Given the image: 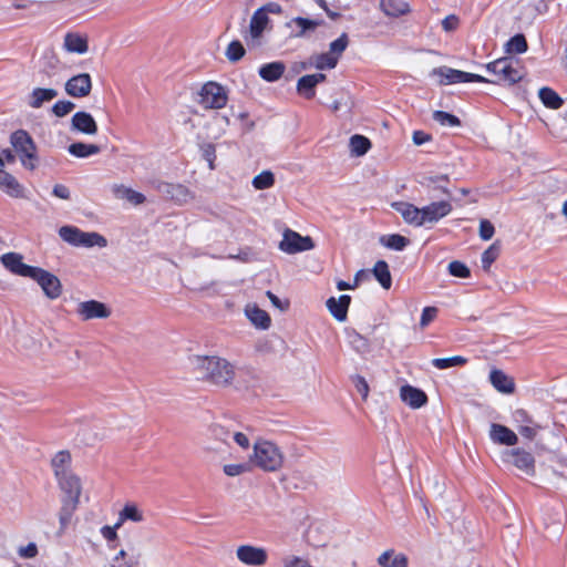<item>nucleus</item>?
I'll return each instance as SVG.
<instances>
[{"instance_id": "nucleus-52", "label": "nucleus", "mask_w": 567, "mask_h": 567, "mask_svg": "<svg viewBox=\"0 0 567 567\" xmlns=\"http://www.w3.org/2000/svg\"><path fill=\"white\" fill-rule=\"evenodd\" d=\"M449 272L457 278H468L471 276L470 268L458 260H454L449 264Z\"/></svg>"}, {"instance_id": "nucleus-7", "label": "nucleus", "mask_w": 567, "mask_h": 567, "mask_svg": "<svg viewBox=\"0 0 567 567\" xmlns=\"http://www.w3.org/2000/svg\"><path fill=\"white\" fill-rule=\"evenodd\" d=\"M30 278L39 284L49 299L54 300L62 295V285L60 279L48 270L35 267Z\"/></svg>"}, {"instance_id": "nucleus-45", "label": "nucleus", "mask_w": 567, "mask_h": 567, "mask_svg": "<svg viewBox=\"0 0 567 567\" xmlns=\"http://www.w3.org/2000/svg\"><path fill=\"white\" fill-rule=\"evenodd\" d=\"M275 184V175L270 171H262L252 178V186L258 189H267Z\"/></svg>"}, {"instance_id": "nucleus-56", "label": "nucleus", "mask_w": 567, "mask_h": 567, "mask_svg": "<svg viewBox=\"0 0 567 567\" xmlns=\"http://www.w3.org/2000/svg\"><path fill=\"white\" fill-rule=\"evenodd\" d=\"M494 233H495V228H494L493 224L489 220H487V219L481 220V223H480V237L483 240H489L494 236Z\"/></svg>"}, {"instance_id": "nucleus-61", "label": "nucleus", "mask_w": 567, "mask_h": 567, "mask_svg": "<svg viewBox=\"0 0 567 567\" xmlns=\"http://www.w3.org/2000/svg\"><path fill=\"white\" fill-rule=\"evenodd\" d=\"M431 135L424 131H414L412 135L413 143L415 145H422L431 141Z\"/></svg>"}, {"instance_id": "nucleus-29", "label": "nucleus", "mask_w": 567, "mask_h": 567, "mask_svg": "<svg viewBox=\"0 0 567 567\" xmlns=\"http://www.w3.org/2000/svg\"><path fill=\"white\" fill-rule=\"evenodd\" d=\"M489 381L495 390L511 391L515 390L514 379L505 374L502 370L493 369L489 373Z\"/></svg>"}, {"instance_id": "nucleus-62", "label": "nucleus", "mask_w": 567, "mask_h": 567, "mask_svg": "<svg viewBox=\"0 0 567 567\" xmlns=\"http://www.w3.org/2000/svg\"><path fill=\"white\" fill-rule=\"evenodd\" d=\"M52 193L55 197H59L61 199L70 198V189L63 184L54 185Z\"/></svg>"}, {"instance_id": "nucleus-27", "label": "nucleus", "mask_w": 567, "mask_h": 567, "mask_svg": "<svg viewBox=\"0 0 567 567\" xmlns=\"http://www.w3.org/2000/svg\"><path fill=\"white\" fill-rule=\"evenodd\" d=\"M381 567H408V557L402 553H395L394 549H388L378 558Z\"/></svg>"}, {"instance_id": "nucleus-17", "label": "nucleus", "mask_w": 567, "mask_h": 567, "mask_svg": "<svg viewBox=\"0 0 567 567\" xmlns=\"http://www.w3.org/2000/svg\"><path fill=\"white\" fill-rule=\"evenodd\" d=\"M71 125L72 130L87 135H94L99 131L94 117L84 111H80L73 114Z\"/></svg>"}, {"instance_id": "nucleus-19", "label": "nucleus", "mask_w": 567, "mask_h": 567, "mask_svg": "<svg viewBox=\"0 0 567 567\" xmlns=\"http://www.w3.org/2000/svg\"><path fill=\"white\" fill-rule=\"evenodd\" d=\"M489 436L497 444L513 446L517 443V435L508 427L493 423L489 430Z\"/></svg>"}, {"instance_id": "nucleus-9", "label": "nucleus", "mask_w": 567, "mask_h": 567, "mask_svg": "<svg viewBox=\"0 0 567 567\" xmlns=\"http://www.w3.org/2000/svg\"><path fill=\"white\" fill-rule=\"evenodd\" d=\"M315 247L313 240L309 236H301L299 233L286 229L282 240L279 244L280 250L287 254L311 250Z\"/></svg>"}, {"instance_id": "nucleus-11", "label": "nucleus", "mask_w": 567, "mask_h": 567, "mask_svg": "<svg viewBox=\"0 0 567 567\" xmlns=\"http://www.w3.org/2000/svg\"><path fill=\"white\" fill-rule=\"evenodd\" d=\"M504 461L512 463L515 467L523 471L527 475L535 473V458L524 450L513 449L503 454Z\"/></svg>"}, {"instance_id": "nucleus-8", "label": "nucleus", "mask_w": 567, "mask_h": 567, "mask_svg": "<svg viewBox=\"0 0 567 567\" xmlns=\"http://www.w3.org/2000/svg\"><path fill=\"white\" fill-rule=\"evenodd\" d=\"M236 558L245 566L262 567L268 561V553L264 547L244 544L236 548Z\"/></svg>"}, {"instance_id": "nucleus-3", "label": "nucleus", "mask_w": 567, "mask_h": 567, "mask_svg": "<svg viewBox=\"0 0 567 567\" xmlns=\"http://www.w3.org/2000/svg\"><path fill=\"white\" fill-rule=\"evenodd\" d=\"M250 464L264 472H278L284 466L285 456L282 451L272 442L258 440L254 443L252 454L249 456Z\"/></svg>"}, {"instance_id": "nucleus-21", "label": "nucleus", "mask_w": 567, "mask_h": 567, "mask_svg": "<svg viewBox=\"0 0 567 567\" xmlns=\"http://www.w3.org/2000/svg\"><path fill=\"white\" fill-rule=\"evenodd\" d=\"M323 24V20H313L302 17L292 18L287 25L291 28L296 25L297 30L293 33L295 38H303L308 32L315 31L318 27Z\"/></svg>"}, {"instance_id": "nucleus-30", "label": "nucleus", "mask_w": 567, "mask_h": 567, "mask_svg": "<svg viewBox=\"0 0 567 567\" xmlns=\"http://www.w3.org/2000/svg\"><path fill=\"white\" fill-rule=\"evenodd\" d=\"M248 319L260 329H268L271 323L269 315L257 306H248L246 308Z\"/></svg>"}, {"instance_id": "nucleus-13", "label": "nucleus", "mask_w": 567, "mask_h": 567, "mask_svg": "<svg viewBox=\"0 0 567 567\" xmlns=\"http://www.w3.org/2000/svg\"><path fill=\"white\" fill-rule=\"evenodd\" d=\"M452 204L447 200L432 202L421 208L422 225L435 224L452 212Z\"/></svg>"}, {"instance_id": "nucleus-47", "label": "nucleus", "mask_w": 567, "mask_h": 567, "mask_svg": "<svg viewBox=\"0 0 567 567\" xmlns=\"http://www.w3.org/2000/svg\"><path fill=\"white\" fill-rule=\"evenodd\" d=\"M245 53L246 50L243 43L238 40H234L227 45L225 54L230 62H238L244 58Z\"/></svg>"}, {"instance_id": "nucleus-12", "label": "nucleus", "mask_w": 567, "mask_h": 567, "mask_svg": "<svg viewBox=\"0 0 567 567\" xmlns=\"http://www.w3.org/2000/svg\"><path fill=\"white\" fill-rule=\"evenodd\" d=\"M65 92L72 97H85L92 91V79L89 73H80L70 78L64 85Z\"/></svg>"}, {"instance_id": "nucleus-33", "label": "nucleus", "mask_w": 567, "mask_h": 567, "mask_svg": "<svg viewBox=\"0 0 567 567\" xmlns=\"http://www.w3.org/2000/svg\"><path fill=\"white\" fill-rule=\"evenodd\" d=\"M538 96L547 109L558 110L564 104V100L558 93L548 86L542 87L538 92Z\"/></svg>"}, {"instance_id": "nucleus-25", "label": "nucleus", "mask_w": 567, "mask_h": 567, "mask_svg": "<svg viewBox=\"0 0 567 567\" xmlns=\"http://www.w3.org/2000/svg\"><path fill=\"white\" fill-rule=\"evenodd\" d=\"M0 189L11 197H22L23 189L14 176L0 168Z\"/></svg>"}, {"instance_id": "nucleus-34", "label": "nucleus", "mask_w": 567, "mask_h": 567, "mask_svg": "<svg viewBox=\"0 0 567 567\" xmlns=\"http://www.w3.org/2000/svg\"><path fill=\"white\" fill-rule=\"evenodd\" d=\"M269 22V18L267 13L262 9H258L254 12L250 19V34L252 38H259L265 31L267 24Z\"/></svg>"}, {"instance_id": "nucleus-15", "label": "nucleus", "mask_w": 567, "mask_h": 567, "mask_svg": "<svg viewBox=\"0 0 567 567\" xmlns=\"http://www.w3.org/2000/svg\"><path fill=\"white\" fill-rule=\"evenodd\" d=\"M439 73L444 78V81H443L444 84L468 83V82H476V83L488 82V79L483 75L475 74V73H468V72L455 70V69H440Z\"/></svg>"}, {"instance_id": "nucleus-26", "label": "nucleus", "mask_w": 567, "mask_h": 567, "mask_svg": "<svg viewBox=\"0 0 567 567\" xmlns=\"http://www.w3.org/2000/svg\"><path fill=\"white\" fill-rule=\"evenodd\" d=\"M286 65L281 61L262 64L259 68V76L267 82L278 81L285 73Z\"/></svg>"}, {"instance_id": "nucleus-55", "label": "nucleus", "mask_w": 567, "mask_h": 567, "mask_svg": "<svg viewBox=\"0 0 567 567\" xmlns=\"http://www.w3.org/2000/svg\"><path fill=\"white\" fill-rule=\"evenodd\" d=\"M437 308L436 307H425L422 310L421 319H420V327L425 328L427 327L437 316Z\"/></svg>"}, {"instance_id": "nucleus-64", "label": "nucleus", "mask_w": 567, "mask_h": 567, "mask_svg": "<svg viewBox=\"0 0 567 567\" xmlns=\"http://www.w3.org/2000/svg\"><path fill=\"white\" fill-rule=\"evenodd\" d=\"M20 556L24 558H32L38 554V548L35 544L31 543L27 545L25 547H21L19 550Z\"/></svg>"}, {"instance_id": "nucleus-5", "label": "nucleus", "mask_w": 567, "mask_h": 567, "mask_svg": "<svg viewBox=\"0 0 567 567\" xmlns=\"http://www.w3.org/2000/svg\"><path fill=\"white\" fill-rule=\"evenodd\" d=\"M11 144L19 154L21 163L29 169H34L37 161V146L31 135L24 130H18L11 135Z\"/></svg>"}, {"instance_id": "nucleus-24", "label": "nucleus", "mask_w": 567, "mask_h": 567, "mask_svg": "<svg viewBox=\"0 0 567 567\" xmlns=\"http://www.w3.org/2000/svg\"><path fill=\"white\" fill-rule=\"evenodd\" d=\"M51 465L56 480L72 474V471L70 470L71 454L68 451L58 452L53 456Z\"/></svg>"}, {"instance_id": "nucleus-60", "label": "nucleus", "mask_w": 567, "mask_h": 567, "mask_svg": "<svg viewBox=\"0 0 567 567\" xmlns=\"http://www.w3.org/2000/svg\"><path fill=\"white\" fill-rule=\"evenodd\" d=\"M231 437L234 439L237 445L245 450L248 449L250 445V441L245 433L234 431Z\"/></svg>"}, {"instance_id": "nucleus-31", "label": "nucleus", "mask_w": 567, "mask_h": 567, "mask_svg": "<svg viewBox=\"0 0 567 567\" xmlns=\"http://www.w3.org/2000/svg\"><path fill=\"white\" fill-rule=\"evenodd\" d=\"M372 274L383 289L389 290L391 288L392 276L385 260H378L373 266Z\"/></svg>"}, {"instance_id": "nucleus-23", "label": "nucleus", "mask_w": 567, "mask_h": 567, "mask_svg": "<svg viewBox=\"0 0 567 567\" xmlns=\"http://www.w3.org/2000/svg\"><path fill=\"white\" fill-rule=\"evenodd\" d=\"M58 96L54 89L35 87L29 94L28 105L32 109H40L44 103L52 101Z\"/></svg>"}, {"instance_id": "nucleus-48", "label": "nucleus", "mask_w": 567, "mask_h": 567, "mask_svg": "<svg viewBox=\"0 0 567 567\" xmlns=\"http://www.w3.org/2000/svg\"><path fill=\"white\" fill-rule=\"evenodd\" d=\"M107 244L105 237L97 233H85L83 231V236L81 237L80 247H105Z\"/></svg>"}, {"instance_id": "nucleus-14", "label": "nucleus", "mask_w": 567, "mask_h": 567, "mask_svg": "<svg viewBox=\"0 0 567 567\" xmlns=\"http://www.w3.org/2000/svg\"><path fill=\"white\" fill-rule=\"evenodd\" d=\"M1 262L12 274L27 278H30L35 268L34 266L24 264L22 256L17 252H7L2 255Z\"/></svg>"}, {"instance_id": "nucleus-22", "label": "nucleus", "mask_w": 567, "mask_h": 567, "mask_svg": "<svg viewBox=\"0 0 567 567\" xmlns=\"http://www.w3.org/2000/svg\"><path fill=\"white\" fill-rule=\"evenodd\" d=\"M395 209L401 214V216L405 223L413 225L415 227L423 226L421 223V220H422L421 208H419L410 203H398V204H395Z\"/></svg>"}, {"instance_id": "nucleus-36", "label": "nucleus", "mask_w": 567, "mask_h": 567, "mask_svg": "<svg viewBox=\"0 0 567 567\" xmlns=\"http://www.w3.org/2000/svg\"><path fill=\"white\" fill-rule=\"evenodd\" d=\"M309 64L313 65L318 70H331V69L336 68V65L338 64V60L334 54L324 52V53L312 56L310 59Z\"/></svg>"}, {"instance_id": "nucleus-46", "label": "nucleus", "mask_w": 567, "mask_h": 567, "mask_svg": "<svg viewBox=\"0 0 567 567\" xmlns=\"http://www.w3.org/2000/svg\"><path fill=\"white\" fill-rule=\"evenodd\" d=\"M432 117L442 126H461V120L456 115L445 111H434Z\"/></svg>"}, {"instance_id": "nucleus-58", "label": "nucleus", "mask_w": 567, "mask_h": 567, "mask_svg": "<svg viewBox=\"0 0 567 567\" xmlns=\"http://www.w3.org/2000/svg\"><path fill=\"white\" fill-rule=\"evenodd\" d=\"M431 184H434L436 188L441 189V192L445 195H450V190L441 185V183L447 184L450 182L449 175H437L429 178Z\"/></svg>"}, {"instance_id": "nucleus-42", "label": "nucleus", "mask_w": 567, "mask_h": 567, "mask_svg": "<svg viewBox=\"0 0 567 567\" xmlns=\"http://www.w3.org/2000/svg\"><path fill=\"white\" fill-rule=\"evenodd\" d=\"M505 49L507 53L520 54L526 52L528 45L525 35L522 33L515 34L507 41Z\"/></svg>"}, {"instance_id": "nucleus-63", "label": "nucleus", "mask_w": 567, "mask_h": 567, "mask_svg": "<svg viewBox=\"0 0 567 567\" xmlns=\"http://www.w3.org/2000/svg\"><path fill=\"white\" fill-rule=\"evenodd\" d=\"M101 535L107 540L113 542L117 539L116 529L113 526L105 525L101 528Z\"/></svg>"}, {"instance_id": "nucleus-6", "label": "nucleus", "mask_w": 567, "mask_h": 567, "mask_svg": "<svg viewBox=\"0 0 567 567\" xmlns=\"http://www.w3.org/2000/svg\"><path fill=\"white\" fill-rule=\"evenodd\" d=\"M198 95V104L205 110H219L225 107L228 102V94L225 87L214 81L204 83Z\"/></svg>"}, {"instance_id": "nucleus-16", "label": "nucleus", "mask_w": 567, "mask_h": 567, "mask_svg": "<svg viewBox=\"0 0 567 567\" xmlns=\"http://www.w3.org/2000/svg\"><path fill=\"white\" fill-rule=\"evenodd\" d=\"M327 79L323 73L307 74L301 76L297 82V92L307 100L316 96V86L324 82Z\"/></svg>"}, {"instance_id": "nucleus-20", "label": "nucleus", "mask_w": 567, "mask_h": 567, "mask_svg": "<svg viewBox=\"0 0 567 567\" xmlns=\"http://www.w3.org/2000/svg\"><path fill=\"white\" fill-rule=\"evenodd\" d=\"M382 12L391 18H400L411 12L410 4L404 0H380Z\"/></svg>"}, {"instance_id": "nucleus-39", "label": "nucleus", "mask_w": 567, "mask_h": 567, "mask_svg": "<svg viewBox=\"0 0 567 567\" xmlns=\"http://www.w3.org/2000/svg\"><path fill=\"white\" fill-rule=\"evenodd\" d=\"M59 236L65 243L80 247L81 237L83 236V231L75 226H62L59 229Z\"/></svg>"}, {"instance_id": "nucleus-2", "label": "nucleus", "mask_w": 567, "mask_h": 567, "mask_svg": "<svg viewBox=\"0 0 567 567\" xmlns=\"http://www.w3.org/2000/svg\"><path fill=\"white\" fill-rule=\"evenodd\" d=\"M56 481L59 488L63 494L59 511L60 533H63L68 528L79 507L80 496L82 494V483L80 477L74 473L58 478Z\"/></svg>"}, {"instance_id": "nucleus-49", "label": "nucleus", "mask_w": 567, "mask_h": 567, "mask_svg": "<svg viewBox=\"0 0 567 567\" xmlns=\"http://www.w3.org/2000/svg\"><path fill=\"white\" fill-rule=\"evenodd\" d=\"M252 470V466L250 464V461L245 463H237V464H226L223 467L224 473L229 477H235L243 475L245 473H249Z\"/></svg>"}, {"instance_id": "nucleus-44", "label": "nucleus", "mask_w": 567, "mask_h": 567, "mask_svg": "<svg viewBox=\"0 0 567 567\" xmlns=\"http://www.w3.org/2000/svg\"><path fill=\"white\" fill-rule=\"evenodd\" d=\"M466 359L462 355H454L450 358H436L432 360V365L436 369L444 370L452 367L464 365Z\"/></svg>"}, {"instance_id": "nucleus-18", "label": "nucleus", "mask_w": 567, "mask_h": 567, "mask_svg": "<svg viewBox=\"0 0 567 567\" xmlns=\"http://www.w3.org/2000/svg\"><path fill=\"white\" fill-rule=\"evenodd\" d=\"M350 302L351 297L349 295H341L338 299L330 297L326 301V306L336 320L343 322L347 320Z\"/></svg>"}, {"instance_id": "nucleus-54", "label": "nucleus", "mask_w": 567, "mask_h": 567, "mask_svg": "<svg viewBox=\"0 0 567 567\" xmlns=\"http://www.w3.org/2000/svg\"><path fill=\"white\" fill-rule=\"evenodd\" d=\"M99 0H69L68 7L72 12H86L93 8Z\"/></svg>"}, {"instance_id": "nucleus-43", "label": "nucleus", "mask_w": 567, "mask_h": 567, "mask_svg": "<svg viewBox=\"0 0 567 567\" xmlns=\"http://www.w3.org/2000/svg\"><path fill=\"white\" fill-rule=\"evenodd\" d=\"M121 511L127 522L142 523L145 520L144 512L133 502L126 503Z\"/></svg>"}, {"instance_id": "nucleus-53", "label": "nucleus", "mask_w": 567, "mask_h": 567, "mask_svg": "<svg viewBox=\"0 0 567 567\" xmlns=\"http://www.w3.org/2000/svg\"><path fill=\"white\" fill-rule=\"evenodd\" d=\"M75 107V104L71 101H66V100H61V101H58L54 103V105L52 106V113L56 116V117H63L65 115H68L69 113H71Z\"/></svg>"}, {"instance_id": "nucleus-1", "label": "nucleus", "mask_w": 567, "mask_h": 567, "mask_svg": "<svg viewBox=\"0 0 567 567\" xmlns=\"http://www.w3.org/2000/svg\"><path fill=\"white\" fill-rule=\"evenodd\" d=\"M192 363L204 380L215 385L226 386L235 378L234 365L224 358L217 355H195L192 359Z\"/></svg>"}, {"instance_id": "nucleus-59", "label": "nucleus", "mask_w": 567, "mask_h": 567, "mask_svg": "<svg viewBox=\"0 0 567 567\" xmlns=\"http://www.w3.org/2000/svg\"><path fill=\"white\" fill-rule=\"evenodd\" d=\"M363 274L362 270L358 271L354 276V281L353 284H349L344 280H339L337 282V288L338 290H351V289H355L358 286H359V280H360V276Z\"/></svg>"}, {"instance_id": "nucleus-41", "label": "nucleus", "mask_w": 567, "mask_h": 567, "mask_svg": "<svg viewBox=\"0 0 567 567\" xmlns=\"http://www.w3.org/2000/svg\"><path fill=\"white\" fill-rule=\"evenodd\" d=\"M371 142L363 135L355 134L350 138L351 152L357 156H362L371 148Z\"/></svg>"}, {"instance_id": "nucleus-38", "label": "nucleus", "mask_w": 567, "mask_h": 567, "mask_svg": "<svg viewBox=\"0 0 567 567\" xmlns=\"http://www.w3.org/2000/svg\"><path fill=\"white\" fill-rule=\"evenodd\" d=\"M380 243L389 249L401 251L410 244V240L400 234H391L382 236Z\"/></svg>"}, {"instance_id": "nucleus-35", "label": "nucleus", "mask_w": 567, "mask_h": 567, "mask_svg": "<svg viewBox=\"0 0 567 567\" xmlns=\"http://www.w3.org/2000/svg\"><path fill=\"white\" fill-rule=\"evenodd\" d=\"M113 193L116 197L125 198L134 205H141L146 200L145 196L142 193L125 187L123 185H114Z\"/></svg>"}, {"instance_id": "nucleus-57", "label": "nucleus", "mask_w": 567, "mask_h": 567, "mask_svg": "<svg viewBox=\"0 0 567 567\" xmlns=\"http://www.w3.org/2000/svg\"><path fill=\"white\" fill-rule=\"evenodd\" d=\"M460 27V18L456 14H450L442 20V28L446 32L455 31Z\"/></svg>"}, {"instance_id": "nucleus-10", "label": "nucleus", "mask_w": 567, "mask_h": 567, "mask_svg": "<svg viewBox=\"0 0 567 567\" xmlns=\"http://www.w3.org/2000/svg\"><path fill=\"white\" fill-rule=\"evenodd\" d=\"M111 313V309L105 303L94 299L82 301L76 308V315L82 321L106 319Z\"/></svg>"}, {"instance_id": "nucleus-50", "label": "nucleus", "mask_w": 567, "mask_h": 567, "mask_svg": "<svg viewBox=\"0 0 567 567\" xmlns=\"http://www.w3.org/2000/svg\"><path fill=\"white\" fill-rule=\"evenodd\" d=\"M501 252V247L497 243L492 244L483 254H482V266L484 269H488L492 264L498 258Z\"/></svg>"}, {"instance_id": "nucleus-40", "label": "nucleus", "mask_w": 567, "mask_h": 567, "mask_svg": "<svg viewBox=\"0 0 567 567\" xmlns=\"http://www.w3.org/2000/svg\"><path fill=\"white\" fill-rule=\"evenodd\" d=\"M400 400L412 409H419L427 402L425 392H399Z\"/></svg>"}, {"instance_id": "nucleus-32", "label": "nucleus", "mask_w": 567, "mask_h": 567, "mask_svg": "<svg viewBox=\"0 0 567 567\" xmlns=\"http://www.w3.org/2000/svg\"><path fill=\"white\" fill-rule=\"evenodd\" d=\"M68 151L74 157L85 158L99 154L101 148L95 144L75 142L69 145Z\"/></svg>"}, {"instance_id": "nucleus-4", "label": "nucleus", "mask_w": 567, "mask_h": 567, "mask_svg": "<svg viewBox=\"0 0 567 567\" xmlns=\"http://www.w3.org/2000/svg\"><path fill=\"white\" fill-rule=\"evenodd\" d=\"M485 69L494 78L487 83L497 85H514L523 79L518 62L511 58H501L485 65Z\"/></svg>"}, {"instance_id": "nucleus-28", "label": "nucleus", "mask_w": 567, "mask_h": 567, "mask_svg": "<svg viewBox=\"0 0 567 567\" xmlns=\"http://www.w3.org/2000/svg\"><path fill=\"white\" fill-rule=\"evenodd\" d=\"M64 48L69 52L83 54L89 50L87 38L79 33L68 32L64 37Z\"/></svg>"}, {"instance_id": "nucleus-51", "label": "nucleus", "mask_w": 567, "mask_h": 567, "mask_svg": "<svg viewBox=\"0 0 567 567\" xmlns=\"http://www.w3.org/2000/svg\"><path fill=\"white\" fill-rule=\"evenodd\" d=\"M349 44V38L347 33H342L338 39L332 41L330 43V54H334L337 56V60L339 61V58L341 54L346 51L347 47Z\"/></svg>"}, {"instance_id": "nucleus-37", "label": "nucleus", "mask_w": 567, "mask_h": 567, "mask_svg": "<svg viewBox=\"0 0 567 567\" xmlns=\"http://www.w3.org/2000/svg\"><path fill=\"white\" fill-rule=\"evenodd\" d=\"M233 432L234 431L230 430L229 426H227L226 424H224L221 422L213 423L208 427V434H209L210 439L221 442V443H227L228 440L231 437Z\"/></svg>"}]
</instances>
